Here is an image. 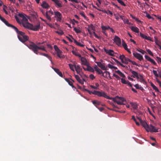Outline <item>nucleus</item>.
Masks as SVG:
<instances>
[{"label": "nucleus", "mask_w": 161, "mask_h": 161, "mask_svg": "<svg viewBox=\"0 0 161 161\" xmlns=\"http://www.w3.org/2000/svg\"><path fill=\"white\" fill-rule=\"evenodd\" d=\"M113 40L118 46H119L120 45L121 43V39L118 36H115Z\"/></svg>", "instance_id": "9d476101"}, {"label": "nucleus", "mask_w": 161, "mask_h": 161, "mask_svg": "<svg viewBox=\"0 0 161 161\" xmlns=\"http://www.w3.org/2000/svg\"><path fill=\"white\" fill-rule=\"evenodd\" d=\"M75 77L76 80L79 82L81 84H84V81H85V80L84 79H83V80H82L80 78L79 75H75Z\"/></svg>", "instance_id": "aec40b11"}, {"label": "nucleus", "mask_w": 161, "mask_h": 161, "mask_svg": "<svg viewBox=\"0 0 161 161\" xmlns=\"http://www.w3.org/2000/svg\"><path fill=\"white\" fill-rule=\"evenodd\" d=\"M154 38H155L154 42H155V43H156V44L157 45L159 46V45L158 43V42L159 43H160V42L158 40V38L156 36H155L154 37Z\"/></svg>", "instance_id": "c03bdc74"}, {"label": "nucleus", "mask_w": 161, "mask_h": 161, "mask_svg": "<svg viewBox=\"0 0 161 161\" xmlns=\"http://www.w3.org/2000/svg\"><path fill=\"white\" fill-rule=\"evenodd\" d=\"M140 36L143 38H144L147 40L150 41L152 42L153 41L152 40V38L149 36H148L141 33H140Z\"/></svg>", "instance_id": "ddd939ff"}, {"label": "nucleus", "mask_w": 161, "mask_h": 161, "mask_svg": "<svg viewBox=\"0 0 161 161\" xmlns=\"http://www.w3.org/2000/svg\"><path fill=\"white\" fill-rule=\"evenodd\" d=\"M146 51L148 53L152 56H153V55L152 53V52L151 51V50L149 49H146Z\"/></svg>", "instance_id": "8fccbe9b"}, {"label": "nucleus", "mask_w": 161, "mask_h": 161, "mask_svg": "<svg viewBox=\"0 0 161 161\" xmlns=\"http://www.w3.org/2000/svg\"><path fill=\"white\" fill-rule=\"evenodd\" d=\"M149 61L151 63L153 64L154 65H157V64L155 62L154 60L152 58H151V59Z\"/></svg>", "instance_id": "603ef678"}, {"label": "nucleus", "mask_w": 161, "mask_h": 161, "mask_svg": "<svg viewBox=\"0 0 161 161\" xmlns=\"http://www.w3.org/2000/svg\"><path fill=\"white\" fill-rule=\"evenodd\" d=\"M43 15L45 16L46 18L49 20V21H51V15L48 13L47 12H46L45 13H43Z\"/></svg>", "instance_id": "c756f323"}, {"label": "nucleus", "mask_w": 161, "mask_h": 161, "mask_svg": "<svg viewBox=\"0 0 161 161\" xmlns=\"http://www.w3.org/2000/svg\"><path fill=\"white\" fill-rule=\"evenodd\" d=\"M136 50L138 52H140L143 54H144L145 53H146V52L145 51L140 49H137Z\"/></svg>", "instance_id": "a18cd8bd"}, {"label": "nucleus", "mask_w": 161, "mask_h": 161, "mask_svg": "<svg viewBox=\"0 0 161 161\" xmlns=\"http://www.w3.org/2000/svg\"><path fill=\"white\" fill-rule=\"evenodd\" d=\"M119 58L123 63L126 64L128 63V62H130V60L129 58L125 57L124 55H120L119 56Z\"/></svg>", "instance_id": "39448f33"}, {"label": "nucleus", "mask_w": 161, "mask_h": 161, "mask_svg": "<svg viewBox=\"0 0 161 161\" xmlns=\"http://www.w3.org/2000/svg\"><path fill=\"white\" fill-rule=\"evenodd\" d=\"M122 45L125 50L128 52L130 54L131 53L130 51L127 48V44L124 40H122Z\"/></svg>", "instance_id": "a211bd4d"}, {"label": "nucleus", "mask_w": 161, "mask_h": 161, "mask_svg": "<svg viewBox=\"0 0 161 161\" xmlns=\"http://www.w3.org/2000/svg\"><path fill=\"white\" fill-rule=\"evenodd\" d=\"M81 61L82 63V64L86 65V66L89 64L87 61L86 59L83 57L82 58Z\"/></svg>", "instance_id": "bb28decb"}, {"label": "nucleus", "mask_w": 161, "mask_h": 161, "mask_svg": "<svg viewBox=\"0 0 161 161\" xmlns=\"http://www.w3.org/2000/svg\"><path fill=\"white\" fill-rule=\"evenodd\" d=\"M115 72L117 73L118 75H119L121 77L124 78L125 77V75L120 70H118L117 71H115Z\"/></svg>", "instance_id": "72a5a7b5"}, {"label": "nucleus", "mask_w": 161, "mask_h": 161, "mask_svg": "<svg viewBox=\"0 0 161 161\" xmlns=\"http://www.w3.org/2000/svg\"><path fill=\"white\" fill-rule=\"evenodd\" d=\"M89 77L92 80H93L95 78V76L92 74H91L90 75Z\"/></svg>", "instance_id": "0e129e2a"}, {"label": "nucleus", "mask_w": 161, "mask_h": 161, "mask_svg": "<svg viewBox=\"0 0 161 161\" xmlns=\"http://www.w3.org/2000/svg\"><path fill=\"white\" fill-rule=\"evenodd\" d=\"M74 30L77 33H80L81 32V31L80 29V28H77L75 27Z\"/></svg>", "instance_id": "79ce46f5"}, {"label": "nucleus", "mask_w": 161, "mask_h": 161, "mask_svg": "<svg viewBox=\"0 0 161 161\" xmlns=\"http://www.w3.org/2000/svg\"><path fill=\"white\" fill-rule=\"evenodd\" d=\"M156 58L157 59V61L158 62H160V63H161V58H160L157 57H156Z\"/></svg>", "instance_id": "774afa93"}, {"label": "nucleus", "mask_w": 161, "mask_h": 161, "mask_svg": "<svg viewBox=\"0 0 161 161\" xmlns=\"http://www.w3.org/2000/svg\"><path fill=\"white\" fill-rule=\"evenodd\" d=\"M74 67L77 73L80 74L82 71V69L80 68V66L79 65H76V64H74Z\"/></svg>", "instance_id": "dca6fc26"}, {"label": "nucleus", "mask_w": 161, "mask_h": 161, "mask_svg": "<svg viewBox=\"0 0 161 161\" xmlns=\"http://www.w3.org/2000/svg\"><path fill=\"white\" fill-rule=\"evenodd\" d=\"M27 22H23L22 25L24 27L31 30L32 25Z\"/></svg>", "instance_id": "f8f14e48"}, {"label": "nucleus", "mask_w": 161, "mask_h": 161, "mask_svg": "<svg viewBox=\"0 0 161 161\" xmlns=\"http://www.w3.org/2000/svg\"><path fill=\"white\" fill-rule=\"evenodd\" d=\"M145 58L148 61H149L151 59V58H150L149 56L147 55H145Z\"/></svg>", "instance_id": "bf43d9fd"}, {"label": "nucleus", "mask_w": 161, "mask_h": 161, "mask_svg": "<svg viewBox=\"0 0 161 161\" xmlns=\"http://www.w3.org/2000/svg\"><path fill=\"white\" fill-rule=\"evenodd\" d=\"M52 69L60 77H63V75L62 73L59 70L56 68H54L52 67Z\"/></svg>", "instance_id": "5701e85b"}, {"label": "nucleus", "mask_w": 161, "mask_h": 161, "mask_svg": "<svg viewBox=\"0 0 161 161\" xmlns=\"http://www.w3.org/2000/svg\"><path fill=\"white\" fill-rule=\"evenodd\" d=\"M15 19L16 20V21L19 23H20V21H19V18L16 16H15Z\"/></svg>", "instance_id": "680f3d73"}, {"label": "nucleus", "mask_w": 161, "mask_h": 161, "mask_svg": "<svg viewBox=\"0 0 161 161\" xmlns=\"http://www.w3.org/2000/svg\"><path fill=\"white\" fill-rule=\"evenodd\" d=\"M84 90L88 92L90 95H91V94H93L94 95V93H95V91L94 90L92 92L86 89H84Z\"/></svg>", "instance_id": "a19ab883"}, {"label": "nucleus", "mask_w": 161, "mask_h": 161, "mask_svg": "<svg viewBox=\"0 0 161 161\" xmlns=\"http://www.w3.org/2000/svg\"><path fill=\"white\" fill-rule=\"evenodd\" d=\"M57 7H62V2L61 1L58 0H53Z\"/></svg>", "instance_id": "412c9836"}, {"label": "nucleus", "mask_w": 161, "mask_h": 161, "mask_svg": "<svg viewBox=\"0 0 161 161\" xmlns=\"http://www.w3.org/2000/svg\"><path fill=\"white\" fill-rule=\"evenodd\" d=\"M55 17L56 18V20L57 21L61 22L62 18V15L61 13L58 11H55L54 12Z\"/></svg>", "instance_id": "423d86ee"}, {"label": "nucleus", "mask_w": 161, "mask_h": 161, "mask_svg": "<svg viewBox=\"0 0 161 161\" xmlns=\"http://www.w3.org/2000/svg\"><path fill=\"white\" fill-rule=\"evenodd\" d=\"M105 52L106 53L108 54L109 55L112 56H114V51L111 49H104Z\"/></svg>", "instance_id": "4468645a"}, {"label": "nucleus", "mask_w": 161, "mask_h": 161, "mask_svg": "<svg viewBox=\"0 0 161 161\" xmlns=\"http://www.w3.org/2000/svg\"><path fill=\"white\" fill-rule=\"evenodd\" d=\"M28 48L32 50L35 53L38 54V50H41L44 51H46L45 47L42 45L38 46L35 43L33 42L31 43L28 46Z\"/></svg>", "instance_id": "f257e3e1"}, {"label": "nucleus", "mask_w": 161, "mask_h": 161, "mask_svg": "<svg viewBox=\"0 0 161 161\" xmlns=\"http://www.w3.org/2000/svg\"><path fill=\"white\" fill-rule=\"evenodd\" d=\"M130 104L133 108L134 109H136L138 108V105L136 103H130Z\"/></svg>", "instance_id": "c9c22d12"}, {"label": "nucleus", "mask_w": 161, "mask_h": 161, "mask_svg": "<svg viewBox=\"0 0 161 161\" xmlns=\"http://www.w3.org/2000/svg\"><path fill=\"white\" fill-rule=\"evenodd\" d=\"M121 82L122 83H123L124 84H127V81H126L124 79H123V78H122L121 79Z\"/></svg>", "instance_id": "3c124183"}, {"label": "nucleus", "mask_w": 161, "mask_h": 161, "mask_svg": "<svg viewBox=\"0 0 161 161\" xmlns=\"http://www.w3.org/2000/svg\"><path fill=\"white\" fill-rule=\"evenodd\" d=\"M153 74L155 75L156 77H158L159 76V75L157 74V72L156 70H153Z\"/></svg>", "instance_id": "5fc2aeb1"}, {"label": "nucleus", "mask_w": 161, "mask_h": 161, "mask_svg": "<svg viewBox=\"0 0 161 161\" xmlns=\"http://www.w3.org/2000/svg\"><path fill=\"white\" fill-rule=\"evenodd\" d=\"M101 11H102L103 13H105L107 14H110L111 15V16H112L113 15V13L109 10H108L107 11H106L105 10H102Z\"/></svg>", "instance_id": "e433bc0d"}, {"label": "nucleus", "mask_w": 161, "mask_h": 161, "mask_svg": "<svg viewBox=\"0 0 161 161\" xmlns=\"http://www.w3.org/2000/svg\"><path fill=\"white\" fill-rule=\"evenodd\" d=\"M57 56L60 58H64V55H62L61 54L62 52L60 50L57 52Z\"/></svg>", "instance_id": "7c9ffc66"}, {"label": "nucleus", "mask_w": 161, "mask_h": 161, "mask_svg": "<svg viewBox=\"0 0 161 161\" xmlns=\"http://www.w3.org/2000/svg\"><path fill=\"white\" fill-rule=\"evenodd\" d=\"M18 16L20 17L23 18V20L25 22H27L28 21V19L25 17V16L26 15L25 14L22 13H19L18 14Z\"/></svg>", "instance_id": "4be33fe9"}, {"label": "nucleus", "mask_w": 161, "mask_h": 161, "mask_svg": "<svg viewBox=\"0 0 161 161\" xmlns=\"http://www.w3.org/2000/svg\"><path fill=\"white\" fill-rule=\"evenodd\" d=\"M113 101L115 103H116L119 105H125L126 103V101L123 97H119L116 96L114 98H111Z\"/></svg>", "instance_id": "7ed1b4c3"}, {"label": "nucleus", "mask_w": 161, "mask_h": 161, "mask_svg": "<svg viewBox=\"0 0 161 161\" xmlns=\"http://www.w3.org/2000/svg\"><path fill=\"white\" fill-rule=\"evenodd\" d=\"M123 22L125 24H127L128 25H130L131 24V23L130 22H129V20L127 19H125V20H124L123 21Z\"/></svg>", "instance_id": "09e8293b"}, {"label": "nucleus", "mask_w": 161, "mask_h": 161, "mask_svg": "<svg viewBox=\"0 0 161 161\" xmlns=\"http://www.w3.org/2000/svg\"><path fill=\"white\" fill-rule=\"evenodd\" d=\"M14 31L17 33L18 38L21 42L24 43L29 40V37L24 32L19 31L17 28Z\"/></svg>", "instance_id": "f03ea898"}, {"label": "nucleus", "mask_w": 161, "mask_h": 161, "mask_svg": "<svg viewBox=\"0 0 161 161\" xmlns=\"http://www.w3.org/2000/svg\"><path fill=\"white\" fill-rule=\"evenodd\" d=\"M72 53L73 54L75 55V56H78L79 58H81V55L78 52H77L74 50H72Z\"/></svg>", "instance_id": "f704fd0d"}, {"label": "nucleus", "mask_w": 161, "mask_h": 161, "mask_svg": "<svg viewBox=\"0 0 161 161\" xmlns=\"http://www.w3.org/2000/svg\"><path fill=\"white\" fill-rule=\"evenodd\" d=\"M132 119H133V120L136 123V124L137 125H140V124L139 123V122H137L136 119H135V117L134 116V115H133L132 116Z\"/></svg>", "instance_id": "37998d69"}, {"label": "nucleus", "mask_w": 161, "mask_h": 161, "mask_svg": "<svg viewBox=\"0 0 161 161\" xmlns=\"http://www.w3.org/2000/svg\"><path fill=\"white\" fill-rule=\"evenodd\" d=\"M86 71L94 73V70L93 68L89 65V64L86 66Z\"/></svg>", "instance_id": "a878e982"}, {"label": "nucleus", "mask_w": 161, "mask_h": 161, "mask_svg": "<svg viewBox=\"0 0 161 161\" xmlns=\"http://www.w3.org/2000/svg\"><path fill=\"white\" fill-rule=\"evenodd\" d=\"M118 2L121 5H123V6H125L126 5L124 3V2L121 0H117Z\"/></svg>", "instance_id": "49530a36"}, {"label": "nucleus", "mask_w": 161, "mask_h": 161, "mask_svg": "<svg viewBox=\"0 0 161 161\" xmlns=\"http://www.w3.org/2000/svg\"><path fill=\"white\" fill-rule=\"evenodd\" d=\"M39 53L40 54V55L44 56L47 57V58L51 61V63L52 64H53V62L52 61V58L51 57L49 56L48 54H45V53Z\"/></svg>", "instance_id": "393cba45"}, {"label": "nucleus", "mask_w": 161, "mask_h": 161, "mask_svg": "<svg viewBox=\"0 0 161 161\" xmlns=\"http://www.w3.org/2000/svg\"><path fill=\"white\" fill-rule=\"evenodd\" d=\"M129 62H131L133 65L138 66V64L135 61H132L130 60Z\"/></svg>", "instance_id": "052dcab7"}, {"label": "nucleus", "mask_w": 161, "mask_h": 161, "mask_svg": "<svg viewBox=\"0 0 161 161\" xmlns=\"http://www.w3.org/2000/svg\"><path fill=\"white\" fill-rule=\"evenodd\" d=\"M40 28V24H39L37 25H32V27H31V30L36 31L39 30Z\"/></svg>", "instance_id": "f3484780"}, {"label": "nucleus", "mask_w": 161, "mask_h": 161, "mask_svg": "<svg viewBox=\"0 0 161 161\" xmlns=\"http://www.w3.org/2000/svg\"><path fill=\"white\" fill-rule=\"evenodd\" d=\"M146 16L149 19H151L152 18V16L147 13H146Z\"/></svg>", "instance_id": "69168bd1"}, {"label": "nucleus", "mask_w": 161, "mask_h": 161, "mask_svg": "<svg viewBox=\"0 0 161 161\" xmlns=\"http://www.w3.org/2000/svg\"><path fill=\"white\" fill-rule=\"evenodd\" d=\"M95 93H94V95H96L98 97H104V98H107V99H111V98L109 96H108L106 93H105L104 92H100L97 91H95Z\"/></svg>", "instance_id": "20e7f679"}, {"label": "nucleus", "mask_w": 161, "mask_h": 161, "mask_svg": "<svg viewBox=\"0 0 161 161\" xmlns=\"http://www.w3.org/2000/svg\"><path fill=\"white\" fill-rule=\"evenodd\" d=\"M96 71L98 73V74L99 75L103 73V71L99 68L97 69Z\"/></svg>", "instance_id": "864d4df0"}, {"label": "nucleus", "mask_w": 161, "mask_h": 161, "mask_svg": "<svg viewBox=\"0 0 161 161\" xmlns=\"http://www.w3.org/2000/svg\"><path fill=\"white\" fill-rule=\"evenodd\" d=\"M113 59L114 60V61H115V62L118 65H119V64H120V62H119V61L117 60L116 59H115V58H113Z\"/></svg>", "instance_id": "e2e57ef3"}, {"label": "nucleus", "mask_w": 161, "mask_h": 161, "mask_svg": "<svg viewBox=\"0 0 161 161\" xmlns=\"http://www.w3.org/2000/svg\"><path fill=\"white\" fill-rule=\"evenodd\" d=\"M140 79V81L143 84H145L146 82L144 79L143 75H140L139 78Z\"/></svg>", "instance_id": "2f4dec72"}, {"label": "nucleus", "mask_w": 161, "mask_h": 161, "mask_svg": "<svg viewBox=\"0 0 161 161\" xmlns=\"http://www.w3.org/2000/svg\"><path fill=\"white\" fill-rule=\"evenodd\" d=\"M69 36L71 37L72 39L74 40V42L77 45L81 47H84V45L82 44L80 42H78L76 40L73 38L72 36L70 35Z\"/></svg>", "instance_id": "b1692460"}, {"label": "nucleus", "mask_w": 161, "mask_h": 161, "mask_svg": "<svg viewBox=\"0 0 161 161\" xmlns=\"http://www.w3.org/2000/svg\"><path fill=\"white\" fill-rule=\"evenodd\" d=\"M130 29L132 31H133L136 33H139V29L137 27H136L132 26L130 27Z\"/></svg>", "instance_id": "c85d7f7f"}, {"label": "nucleus", "mask_w": 161, "mask_h": 161, "mask_svg": "<svg viewBox=\"0 0 161 161\" xmlns=\"http://www.w3.org/2000/svg\"><path fill=\"white\" fill-rule=\"evenodd\" d=\"M133 55L134 57L138 59L140 61H141L143 60V58L142 55L140 54L134 52L133 53Z\"/></svg>", "instance_id": "1a4fd4ad"}, {"label": "nucleus", "mask_w": 161, "mask_h": 161, "mask_svg": "<svg viewBox=\"0 0 161 161\" xmlns=\"http://www.w3.org/2000/svg\"><path fill=\"white\" fill-rule=\"evenodd\" d=\"M101 29L103 31H105L106 30H108L107 26H102L101 27Z\"/></svg>", "instance_id": "4d7b16f0"}, {"label": "nucleus", "mask_w": 161, "mask_h": 161, "mask_svg": "<svg viewBox=\"0 0 161 161\" xmlns=\"http://www.w3.org/2000/svg\"><path fill=\"white\" fill-rule=\"evenodd\" d=\"M65 80H66V81H67L68 83L69 84V85L71 86L73 88H74V86L72 82L69 79H68V78H65Z\"/></svg>", "instance_id": "4c0bfd02"}, {"label": "nucleus", "mask_w": 161, "mask_h": 161, "mask_svg": "<svg viewBox=\"0 0 161 161\" xmlns=\"http://www.w3.org/2000/svg\"><path fill=\"white\" fill-rule=\"evenodd\" d=\"M74 64H76L74 63V64L73 65V64H68L71 70L74 72L75 71V70L74 69Z\"/></svg>", "instance_id": "58836bf2"}, {"label": "nucleus", "mask_w": 161, "mask_h": 161, "mask_svg": "<svg viewBox=\"0 0 161 161\" xmlns=\"http://www.w3.org/2000/svg\"><path fill=\"white\" fill-rule=\"evenodd\" d=\"M3 23H4V24L8 26L9 27H11L12 28H13L14 30L15 29L17 28L14 26L13 25H12L8 22V21H7L5 19L3 20Z\"/></svg>", "instance_id": "2eb2a0df"}, {"label": "nucleus", "mask_w": 161, "mask_h": 161, "mask_svg": "<svg viewBox=\"0 0 161 161\" xmlns=\"http://www.w3.org/2000/svg\"><path fill=\"white\" fill-rule=\"evenodd\" d=\"M151 86L153 87V88L154 89L156 92H158L159 90L157 88V87L155 86L153 83H152L151 84Z\"/></svg>", "instance_id": "ea45409f"}, {"label": "nucleus", "mask_w": 161, "mask_h": 161, "mask_svg": "<svg viewBox=\"0 0 161 161\" xmlns=\"http://www.w3.org/2000/svg\"><path fill=\"white\" fill-rule=\"evenodd\" d=\"M93 104L96 107L97 105H99L101 104V102L97 100H93L92 101Z\"/></svg>", "instance_id": "473e14b6"}, {"label": "nucleus", "mask_w": 161, "mask_h": 161, "mask_svg": "<svg viewBox=\"0 0 161 161\" xmlns=\"http://www.w3.org/2000/svg\"><path fill=\"white\" fill-rule=\"evenodd\" d=\"M54 50L56 51V52H57L58 51L60 50L59 49L58 47L56 45H54Z\"/></svg>", "instance_id": "6e6d98bb"}, {"label": "nucleus", "mask_w": 161, "mask_h": 161, "mask_svg": "<svg viewBox=\"0 0 161 161\" xmlns=\"http://www.w3.org/2000/svg\"><path fill=\"white\" fill-rule=\"evenodd\" d=\"M146 131L147 132H158V129L156 128L152 125H151L149 126L148 129Z\"/></svg>", "instance_id": "0eeeda50"}, {"label": "nucleus", "mask_w": 161, "mask_h": 161, "mask_svg": "<svg viewBox=\"0 0 161 161\" xmlns=\"http://www.w3.org/2000/svg\"><path fill=\"white\" fill-rule=\"evenodd\" d=\"M134 86L136 88V89H140L141 90H142V89H143V88H142L141 86H140L138 84H136V85H135Z\"/></svg>", "instance_id": "de8ad7c7"}, {"label": "nucleus", "mask_w": 161, "mask_h": 161, "mask_svg": "<svg viewBox=\"0 0 161 161\" xmlns=\"http://www.w3.org/2000/svg\"><path fill=\"white\" fill-rule=\"evenodd\" d=\"M137 118L140 121L142 125L144 128L146 130H147L148 129L149 125L147 124V123L143 121L139 117H137Z\"/></svg>", "instance_id": "6e6552de"}, {"label": "nucleus", "mask_w": 161, "mask_h": 161, "mask_svg": "<svg viewBox=\"0 0 161 161\" xmlns=\"http://www.w3.org/2000/svg\"><path fill=\"white\" fill-rule=\"evenodd\" d=\"M130 71L132 74V75H131V77L134 78L136 77L137 79L139 78V76L137 72L132 70H131Z\"/></svg>", "instance_id": "6ab92c4d"}, {"label": "nucleus", "mask_w": 161, "mask_h": 161, "mask_svg": "<svg viewBox=\"0 0 161 161\" xmlns=\"http://www.w3.org/2000/svg\"><path fill=\"white\" fill-rule=\"evenodd\" d=\"M41 6L43 8H47L49 7V5L45 1H43Z\"/></svg>", "instance_id": "cd10ccee"}, {"label": "nucleus", "mask_w": 161, "mask_h": 161, "mask_svg": "<svg viewBox=\"0 0 161 161\" xmlns=\"http://www.w3.org/2000/svg\"><path fill=\"white\" fill-rule=\"evenodd\" d=\"M56 32L60 35H63L64 34V32L63 31H56Z\"/></svg>", "instance_id": "13d9d810"}, {"label": "nucleus", "mask_w": 161, "mask_h": 161, "mask_svg": "<svg viewBox=\"0 0 161 161\" xmlns=\"http://www.w3.org/2000/svg\"><path fill=\"white\" fill-rule=\"evenodd\" d=\"M97 65L100 67L103 70H106L107 69V68L105 66V64L104 63H102L100 62H95Z\"/></svg>", "instance_id": "9b49d317"}, {"label": "nucleus", "mask_w": 161, "mask_h": 161, "mask_svg": "<svg viewBox=\"0 0 161 161\" xmlns=\"http://www.w3.org/2000/svg\"><path fill=\"white\" fill-rule=\"evenodd\" d=\"M113 75L118 79H120V77L117 75L115 74H114Z\"/></svg>", "instance_id": "338daca9"}]
</instances>
